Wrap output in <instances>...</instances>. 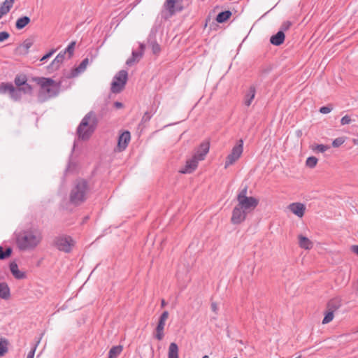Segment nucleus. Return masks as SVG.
I'll use <instances>...</instances> for the list:
<instances>
[{
  "instance_id": "obj_1",
  "label": "nucleus",
  "mask_w": 358,
  "mask_h": 358,
  "mask_svg": "<svg viewBox=\"0 0 358 358\" xmlns=\"http://www.w3.org/2000/svg\"><path fill=\"white\" fill-rule=\"evenodd\" d=\"M32 80L40 86L38 99L41 102L57 96L60 92L61 83H57L50 78L34 77Z\"/></svg>"
},
{
  "instance_id": "obj_2",
  "label": "nucleus",
  "mask_w": 358,
  "mask_h": 358,
  "mask_svg": "<svg viewBox=\"0 0 358 358\" xmlns=\"http://www.w3.org/2000/svg\"><path fill=\"white\" fill-rule=\"evenodd\" d=\"M41 239V233L35 229L23 230L16 234V244L20 250L35 248Z\"/></svg>"
},
{
  "instance_id": "obj_3",
  "label": "nucleus",
  "mask_w": 358,
  "mask_h": 358,
  "mask_svg": "<svg viewBox=\"0 0 358 358\" xmlns=\"http://www.w3.org/2000/svg\"><path fill=\"white\" fill-rule=\"evenodd\" d=\"M90 187L89 182L84 178H78L74 181L69 194V201L74 206H80L87 199Z\"/></svg>"
},
{
  "instance_id": "obj_4",
  "label": "nucleus",
  "mask_w": 358,
  "mask_h": 358,
  "mask_svg": "<svg viewBox=\"0 0 358 358\" xmlns=\"http://www.w3.org/2000/svg\"><path fill=\"white\" fill-rule=\"evenodd\" d=\"M98 124V119L94 112L90 111L83 118L77 128L79 138L87 140L95 131Z\"/></svg>"
},
{
  "instance_id": "obj_5",
  "label": "nucleus",
  "mask_w": 358,
  "mask_h": 358,
  "mask_svg": "<svg viewBox=\"0 0 358 358\" xmlns=\"http://www.w3.org/2000/svg\"><path fill=\"white\" fill-rule=\"evenodd\" d=\"M128 80V73L125 70L120 71L113 78L110 91L113 93H120L125 87Z\"/></svg>"
},
{
  "instance_id": "obj_6",
  "label": "nucleus",
  "mask_w": 358,
  "mask_h": 358,
  "mask_svg": "<svg viewBox=\"0 0 358 358\" xmlns=\"http://www.w3.org/2000/svg\"><path fill=\"white\" fill-rule=\"evenodd\" d=\"M75 242L69 236H58L53 241V245L59 251L69 253L74 246Z\"/></svg>"
},
{
  "instance_id": "obj_7",
  "label": "nucleus",
  "mask_w": 358,
  "mask_h": 358,
  "mask_svg": "<svg viewBox=\"0 0 358 358\" xmlns=\"http://www.w3.org/2000/svg\"><path fill=\"white\" fill-rule=\"evenodd\" d=\"M243 150V141L240 139L233 148L229 155L226 157L224 168L227 169L229 166L235 163L241 157Z\"/></svg>"
},
{
  "instance_id": "obj_8",
  "label": "nucleus",
  "mask_w": 358,
  "mask_h": 358,
  "mask_svg": "<svg viewBox=\"0 0 358 358\" xmlns=\"http://www.w3.org/2000/svg\"><path fill=\"white\" fill-rule=\"evenodd\" d=\"M259 204V200L252 196H248L238 201V206L248 213L253 210Z\"/></svg>"
},
{
  "instance_id": "obj_9",
  "label": "nucleus",
  "mask_w": 358,
  "mask_h": 358,
  "mask_svg": "<svg viewBox=\"0 0 358 358\" xmlns=\"http://www.w3.org/2000/svg\"><path fill=\"white\" fill-rule=\"evenodd\" d=\"M182 0H166L164 7L168 10L170 15H173L176 12L182 10L183 7L181 5Z\"/></svg>"
},
{
  "instance_id": "obj_10",
  "label": "nucleus",
  "mask_w": 358,
  "mask_h": 358,
  "mask_svg": "<svg viewBox=\"0 0 358 358\" xmlns=\"http://www.w3.org/2000/svg\"><path fill=\"white\" fill-rule=\"evenodd\" d=\"M247 214L248 213L246 211L240 208L238 206L236 205L232 210L231 218V223L234 224H241L245 220Z\"/></svg>"
},
{
  "instance_id": "obj_11",
  "label": "nucleus",
  "mask_w": 358,
  "mask_h": 358,
  "mask_svg": "<svg viewBox=\"0 0 358 358\" xmlns=\"http://www.w3.org/2000/svg\"><path fill=\"white\" fill-rule=\"evenodd\" d=\"M210 149V142L206 141L202 142L196 149L194 156L199 161L205 159L206 155L208 153Z\"/></svg>"
},
{
  "instance_id": "obj_12",
  "label": "nucleus",
  "mask_w": 358,
  "mask_h": 358,
  "mask_svg": "<svg viewBox=\"0 0 358 358\" xmlns=\"http://www.w3.org/2000/svg\"><path fill=\"white\" fill-rule=\"evenodd\" d=\"M199 161V160L193 155L191 159L186 161L185 166L183 169L180 170V173L184 174L192 173L197 168Z\"/></svg>"
},
{
  "instance_id": "obj_13",
  "label": "nucleus",
  "mask_w": 358,
  "mask_h": 358,
  "mask_svg": "<svg viewBox=\"0 0 358 358\" xmlns=\"http://www.w3.org/2000/svg\"><path fill=\"white\" fill-rule=\"evenodd\" d=\"M287 208L294 215L299 217H302L304 215L306 211V206L299 202H295L290 203Z\"/></svg>"
},
{
  "instance_id": "obj_14",
  "label": "nucleus",
  "mask_w": 358,
  "mask_h": 358,
  "mask_svg": "<svg viewBox=\"0 0 358 358\" xmlns=\"http://www.w3.org/2000/svg\"><path fill=\"white\" fill-rule=\"evenodd\" d=\"M131 139V134L129 131H123L118 137L117 147L120 151L126 149Z\"/></svg>"
},
{
  "instance_id": "obj_15",
  "label": "nucleus",
  "mask_w": 358,
  "mask_h": 358,
  "mask_svg": "<svg viewBox=\"0 0 358 358\" xmlns=\"http://www.w3.org/2000/svg\"><path fill=\"white\" fill-rule=\"evenodd\" d=\"M89 63L88 58L84 59L78 67L73 69L70 73L66 75L67 78H75L78 76L79 73L83 72Z\"/></svg>"
},
{
  "instance_id": "obj_16",
  "label": "nucleus",
  "mask_w": 358,
  "mask_h": 358,
  "mask_svg": "<svg viewBox=\"0 0 358 358\" xmlns=\"http://www.w3.org/2000/svg\"><path fill=\"white\" fill-rule=\"evenodd\" d=\"M64 59L65 52H60L48 66V70L52 72L58 70L61 64H62V62H64Z\"/></svg>"
},
{
  "instance_id": "obj_17",
  "label": "nucleus",
  "mask_w": 358,
  "mask_h": 358,
  "mask_svg": "<svg viewBox=\"0 0 358 358\" xmlns=\"http://www.w3.org/2000/svg\"><path fill=\"white\" fill-rule=\"evenodd\" d=\"M9 267L12 275L16 279L21 280L26 278V273L19 270L18 266L15 262H10Z\"/></svg>"
},
{
  "instance_id": "obj_18",
  "label": "nucleus",
  "mask_w": 358,
  "mask_h": 358,
  "mask_svg": "<svg viewBox=\"0 0 358 358\" xmlns=\"http://www.w3.org/2000/svg\"><path fill=\"white\" fill-rule=\"evenodd\" d=\"M285 39V33L282 31H278L275 34L271 36L270 43L273 45L279 46L284 43Z\"/></svg>"
},
{
  "instance_id": "obj_19",
  "label": "nucleus",
  "mask_w": 358,
  "mask_h": 358,
  "mask_svg": "<svg viewBox=\"0 0 358 358\" xmlns=\"http://www.w3.org/2000/svg\"><path fill=\"white\" fill-rule=\"evenodd\" d=\"M165 322L166 321L159 319L154 336L155 338L158 341H162L164 338V329L165 327Z\"/></svg>"
},
{
  "instance_id": "obj_20",
  "label": "nucleus",
  "mask_w": 358,
  "mask_h": 358,
  "mask_svg": "<svg viewBox=\"0 0 358 358\" xmlns=\"http://www.w3.org/2000/svg\"><path fill=\"white\" fill-rule=\"evenodd\" d=\"M10 297V290L6 282H0V299L8 300Z\"/></svg>"
},
{
  "instance_id": "obj_21",
  "label": "nucleus",
  "mask_w": 358,
  "mask_h": 358,
  "mask_svg": "<svg viewBox=\"0 0 358 358\" xmlns=\"http://www.w3.org/2000/svg\"><path fill=\"white\" fill-rule=\"evenodd\" d=\"M256 94V88L255 86H250L248 92L245 95L244 104L250 106L254 99Z\"/></svg>"
},
{
  "instance_id": "obj_22",
  "label": "nucleus",
  "mask_w": 358,
  "mask_h": 358,
  "mask_svg": "<svg viewBox=\"0 0 358 358\" xmlns=\"http://www.w3.org/2000/svg\"><path fill=\"white\" fill-rule=\"evenodd\" d=\"M299 245L301 248L309 250L313 248V243L306 236L300 234L298 236Z\"/></svg>"
},
{
  "instance_id": "obj_23",
  "label": "nucleus",
  "mask_w": 358,
  "mask_h": 358,
  "mask_svg": "<svg viewBox=\"0 0 358 358\" xmlns=\"http://www.w3.org/2000/svg\"><path fill=\"white\" fill-rule=\"evenodd\" d=\"M31 22V19L28 16H22L19 17L15 22V28L17 30L24 29Z\"/></svg>"
},
{
  "instance_id": "obj_24",
  "label": "nucleus",
  "mask_w": 358,
  "mask_h": 358,
  "mask_svg": "<svg viewBox=\"0 0 358 358\" xmlns=\"http://www.w3.org/2000/svg\"><path fill=\"white\" fill-rule=\"evenodd\" d=\"M142 57H143V52H138V51L134 50V51H132L131 57L129 58L127 60L126 64L128 66H131L134 63L138 62L140 61V59L142 58Z\"/></svg>"
},
{
  "instance_id": "obj_25",
  "label": "nucleus",
  "mask_w": 358,
  "mask_h": 358,
  "mask_svg": "<svg viewBox=\"0 0 358 358\" xmlns=\"http://www.w3.org/2000/svg\"><path fill=\"white\" fill-rule=\"evenodd\" d=\"M341 306V301L338 298H335L330 300L327 305V309L329 310H332V312H335Z\"/></svg>"
},
{
  "instance_id": "obj_26",
  "label": "nucleus",
  "mask_w": 358,
  "mask_h": 358,
  "mask_svg": "<svg viewBox=\"0 0 358 358\" xmlns=\"http://www.w3.org/2000/svg\"><path fill=\"white\" fill-rule=\"evenodd\" d=\"M231 15L232 13L230 10L222 11L218 13L215 20L218 23H224L231 17Z\"/></svg>"
},
{
  "instance_id": "obj_27",
  "label": "nucleus",
  "mask_w": 358,
  "mask_h": 358,
  "mask_svg": "<svg viewBox=\"0 0 358 358\" xmlns=\"http://www.w3.org/2000/svg\"><path fill=\"white\" fill-rule=\"evenodd\" d=\"M168 358H178V346L176 343L169 345Z\"/></svg>"
},
{
  "instance_id": "obj_28",
  "label": "nucleus",
  "mask_w": 358,
  "mask_h": 358,
  "mask_svg": "<svg viewBox=\"0 0 358 358\" xmlns=\"http://www.w3.org/2000/svg\"><path fill=\"white\" fill-rule=\"evenodd\" d=\"M123 347L120 345L113 346L108 352V358H117L121 354Z\"/></svg>"
},
{
  "instance_id": "obj_29",
  "label": "nucleus",
  "mask_w": 358,
  "mask_h": 358,
  "mask_svg": "<svg viewBox=\"0 0 358 358\" xmlns=\"http://www.w3.org/2000/svg\"><path fill=\"white\" fill-rule=\"evenodd\" d=\"M13 250L10 247L4 248L0 245V260H4L10 257L12 255Z\"/></svg>"
},
{
  "instance_id": "obj_30",
  "label": "nucleus",
  "mask_w": 358,
  "mask_h": 358,
  "mask_svg": "<svg viewBox=\"0 0 358 358\" xmlns=\"http://www.w3.org/2000/svg\"><path fill=\"white\" fill-rule=\"evenodd\" d=\"M8 92L9 93L14 92V86L12 83H2L0 85V93L4 94Z\"/></svg>"
},
{
  "instance_id": "obj_31",
  "label": "nucleus",
  "mask_w": 358,
  "mask_h": 358,
  "mask_svg": "<svg viewBox=\"0 0 358 358\" xmlns=\"http://www.w3.org/2000/svg\"><path fill=\"white\" fill-rule=\"evenodd\" d=\"M8 340L3 338H0V357H3L8 352Z\"/></svg>"
},
{
  "instance_id": "obj_32",
  "label": "nucleus",
  "mask_w": 358,
  "mask_h": 358,
  "mask_svg": "<svg viewBox=\"0 0 358 358\" xmlns=\"http://www.w3.org/2000/svg\"><path fill=\"white\" fill-rule=\"evenodd\" d=\"M27 81V76L24 74L17 75L14 80L15 84L19 87H20L23 85H25Z\"/></svg>"
},
{
  "instance_id": "obj_33",
  "label": "nucleus",
  "mask_w": 358,
  "mask_h": 358,
  "mask_svg": "<svg viewBox=\"0 0 358 358\" xmlns=\"http://www.w3.org/2000/svg\"><path fill=\"white\" fill-rule=\"evenodd\" d=\"M43 335H44V332L41 334V336L36 341V343L34 345V346L32 347L31 350L28 353L27 358H34L36 349L37 346L38 345V344L40 343L42 337L43 336Z\"/></svg>"
},
{
  "instance_id": "obj_34",
  "label": "nucleus",
  "mask_w": 358,
  "mask_h": 358,
  "mask_svg": "<svg viewBox=\"0 0 358 358\" xmlns=\"http://www.w3.org/2000/svg\"><path fill=\"white\" fill-rule=\"evenodd\" d=\"M34 41L31 38H27L24 41L21 47L24 49V53H27L29 52V49L33 45Z\"/></svg>"
},
{
  "instance_id": "obj_35",
  "label": "nucleus",
  "mask_w": 358,
  "mask_h": 358,
  "mask_svg": "<svg viewBox=\"0 0 358 358\" xmlns=\"http://www.w3.org/2000/svg\"><path fill=\"white\" fill-rule=\"evenodd\" d=\"M76 42L72 41L67 48L64 50L62 51V52H65V55L67 53L69 55V58H71L72 55H73L74 49H75Z\"/></svg>"
},
{
  "instance_id": "obj_36",
  "label": "nucleus",
  "mask_w": 358,
  "mask_h": 358,
  "mask_svg": "<svg viewBox=\"0 0 358 358\" xmlns=\"http://www.w3.org/2000/svg\"><path fill=\"white\" fill-rule=\"evenodd\" d=\"M317 161H318V159L315 157H313V156L309 157L306 159V164L308 167L312 169V168H314L317 165Z\"/></svg>"
},
{
  "instance_id": "obj_37",
  "label": "nucleus",
  "mask_w": 358,
  "mask_h": 358,
  "mask_svg": "<svg viewBox=\"0 0 358 358\" xmlns=\"http://www.w3.org/2000/svg\"><path fill=\"white\" fill-rule=\"evenodd\" d=\"M334 312H332V310H327L323 318L322 324H325L332 321L334 319Z\"/></svg>"
},
{
  "instance_id": "obj_38",
  "label": "nucleus",
  "mask_w": 358,
  "mask_h": 358,
  "mask_svg": "<svg viewBox=\"0 0 358 358\" xmlns=\"http://www.w3.org/2000/svg\"><path fill=\"white\" fill-rule=\"evenodd\" d=\"M150 45H151L152 51L153 54L157 55L160 52L161 47H160L159 44L156 41H151L150 42Z\"/></svg>"
},
{
  "instance_id": "obj_39",
  "label": "nucleus",
  "mask_w": 358,
  "mask_h": 358,
  "mask_svg": "<svg viewBox=\"0 0 358 358\" xmlns=\"http://www.w3.org/2000/svg\"><path fill=\"white\" fill-rule=\"evenodd\" d=\"M9 94L10 95V97L15 101L19 100L21 98V90H20V87L18 89H15L14 87V92H10Z\"/></svg>"
},
{
  "instance_id": "obj_40",
  "label": "nucleus",
  "mask_w": 358,
  "mask_h": 358,
  "mask_svg": "<svg viewBox=\"0 0 358 358\" xmlns=\"http://www.w3.org/2000/svg\"><path fill=\"white\" fill-rule=\"evenodd\" d=\"M21 92H23L24 94H31L32 93L33 88L32 87L26 83L25 85H23L20 87Z\"/></svg>"
},
{
  "instance_id": "obj_41",
  "label": "nucleus",
  "mask_w": 358,
  "mask_h": 358,
  "mask_svg": "<svg viewBox=\"0 0 358 358\" xmlns=\"http://www.w3.org/2000/svg\"><path fill=\"white\" fill-rule=\"evenodd\" d=\"M345 138L344 137H338L336 139H334L332 142V146L334 148H338L345 142Z\"/></svg>"
},
{
  "instance_id": "obj_42",
  "label": "nucleus",
  "mask_w": 358,
  "mask_h": 358,
  "mask_svg": "<svg viewBox=\"0 0 358 358\" xmlns=\"http://www.w3.org/2000/svg\"><path fill=\"white\" fill-rule=\"evenodd\" d=\"M329 148H330V147L329 145L320 144V145H316L315 148H313V150L314 151H317L319 152H324Z\"/></svg>"
},
{
  "instance_id": "obj_43",
  "label": "nucleus",
  "mask_w": 358,
  "mask_h": 358,
  "mask_svg": "<svg viewBox=\"0 0 358 358\" xmlns=\"http://www.w3.org/2000/svg\"><path fill=\"white\" fill-rule=\"evenodd\" d=\"M247 193H248V186L246 185L238 193V194L237 196V201L241 200L243 198L248 197Z\"/></svg>"
},
{
  "instance_id": "obj_44",
  "label": "nucleus",
  "mask_w": 358,
  "mask_h": 358,
  "mask_svg": "<svg viewBox=\"0 0 358 358\" xmlns=\"http://www.w3.org/2000/svg\"><path fill=\"white\" fill-rule=\"evenodd\" d=\"M292 22L290 21H285L281 27H280V29L279 31H282L283 33L285 31H287L290 27L292 26Z\"/></svg>"
},
{
  "instance_id": "obj_45",
  "label": "nucleus",
  "mask_w": 358,
  "mask_h": 358,
  "mask_svg": "<svg viewBox=\"0 0 358 358\" xmlns=\"http://www.w3.org/2000/svg\"><path fill=\"white\" fill-rule=\"evenodd\" d=\"M333 109V107L331 104H329L325 106H322L320 108V112L322 114H327L330 113Z\"/></svg>"
},
{
  "instance_id": "obj_46",
  "label": "nucleus",
  "mask_w": 358,
  "mask_h": 358,
  "mask_svg": "<svg viewBox=\"0 0 358 358\" xmlns=\"http://www.w3.org/2000/svg\"><path fill=\"white\" fill-rule=\"evenodd\" d=\"M14 2L15 0H5L1 5L5 8H8L10 10L13 7Z\"/></svg>"
},
{
  "instance_id": "obj_47",
  "label": "nucleus",
  "mask_w": 358,
  "mask_h": 358,
  "mask_svg": "<svg viewBox=\"0 0 358 358\" xmlns=\"http://www.w3.org/2000/svg\"><path fill=\"white\" fill-rule=\"evenodd\" d=\"M10 37V34L7 31H1L0 32V43L3 42L7 40Z\"/></svg>"
},
{
  "instance_id": "obj_48",
  "label": "nucleus",
  "mask_w": 358,
  "mask_h": 358,
  "mask_svg": "<svg viewBox=\"0 0 358 358\" xmlns=\"http://www.w3.org/2000/svg\"><path fill=\"white\" fill-rule=\"evenodd\" d=\"M352 122V120L350 116L345 115L341 118V124L342 125L348 124Z\"/></svg>"
},
{
  "instance_id": "obj_49",
  "label": "nucleus",
  "mask_w": 358,
  "mask_h": 358,
  "mask_svg": "<svg viewBox=\"0 0 358 358\" xmlns=\"http://www.w3.org/2000/svg\"><path fill=\"white\" fill-rule=\"evenodd\" d=\"M152 117V114L150 112H145L141 119V122L145 123L148 122Z\"/></svg>"
},
{
  "instance_id": "obj_50",
  "label": "nucleus",
  "mask_w": 358,
  "mask_h": 358,
  "mask_svg": "<svg viewBox=\"0 0 358 358\" xmlns=\"http://www.w3.org/2000/svg\"><path fill=\"white\" fill-rule=\"evenodd\" d=\"M56 51V50L52 49L50 52H48L47 54L43 56V57L41 59V61H45L48 59H49Z\"/></svg>"
},
{
  "instance_id": "obj_51",
  "label": "nucleus",
  "mask_w": 358,
  "mask_h": 358,
  "mask_svg": "<svg viewBox=\"0 0 358 358\" xmlns=\"http://www.w3.org/2000/svg\"><path fill=\"white\" fill-rule=\"evenodd\" d=\"M8 8L3 7L2 5L0 7V19L8 13H9Z\"/></svg>"
},
{
  "instance_id": "obj_52",
  "label": "nucleus",
  "mask_w": 358,
  "mask_h": 358,
  "mask_svg": "<svg viewBox=\"0 0 358 358\" xmlns=\"http://www.w3.org/2000/svg\"><path fill=\"white\" fill-rule=\"evenodd\" d=\"M169 312L165 310L162 313L159 319L166 321L169 317Z\"/></svg>"
},
{
  "instance_id": "obj_53",
  "label": "nucleus",
  "mask_w": 358,
  "mask_h": 358,
  "mask_svg": "<svg viewBox=\"0 0 358 358\" xmlns=\"http://www.w3.org/2000/svg\"><path fill=\"white\" fill-rule=\"evenodd\" d=\"M271 68L270 66H268V67H266V68H264L261 70V74L262 75H267L269 73V72L271 71Z\"/></svg>"
},
{
  "instance_id": "obj_54",
  "label": "nucleus",
  "mask_w": 358,
  "mask_h": 358,
  "mask_svg": "<svg viewBox=\"0 0 358 358\" xmlns=\"http://www.w3.org/2000/svg\"><path fill=\"white\" fill-rule=\"evenodd\" d=\"M210 307H211V310L215 313L217 314V310H218V308H217V305L215 302H211V304H210Z\"/></svg>"
},
{
  "instance_id": "obj_55",
  "label": "nucleus",
  "mask_w": 358,
  "mask_h": 358,
  "mask_svg": "<svg viewBox=\"0 0 358 358\" xmlns=\"http://www.w3.org/2000/svg\"><path fill=\"white\" fill-rule=\"evenodd\" d=\"M114 107L117 109H120V108H122L124 105L122 103L120 102V101H115L114 102Z\"/></svg>"
},
{
  "instance_id": "obj_56",
  "label": "nucleus",
  "mask_w": 358,
  "mask_h": 358,
  "mask_svg": "<svg viewBox=\"0 0 358 358\" xmlns=\"http://www.w3.org/2000/svg\"><path fill=\"white\" fill-rule=\"evenodd\" d=\"M139 49L140 50L138 52H142L143 55L144 54V50L145 49V45L143 43H140L139 45Z\"/></svg>"
},
{
  "instance_id": "obj_57",
  "label": "nucleus",
  "mask_w": 358,
  "mask_h": 358,
  "mask_svg": "<svg viewBox=\"0 0 358 358\" xmlns=\"http://www.w3.org/2000/svg\"><path fill=\"white\" fill-rule=\"evenodd\" d=\"M352 248V251L358 255V245H353Z\"/></svg>"
},
{
  "instance_id": "obj_58",
  "label": "nucleus",
  "mask_w": 358,
  "mask_h": 358,
  "mask_svg": "<svg viewBox=\"0 0 358 358\" xmlns=\"http://www.w3.org/2000/svg\"><path fill=\"white\" fill-rule=\"evenodd\" d=\"M166 305V303L164 299H162L161 301V306L162 307H164Z\"/></svg>"
},
{
  "instance_id": "obj_59",
  "label": "nucleus",
  "mask_w": 358,
  "mask_h": 358,
  "mask_svg": "<svg viewBox=\"0 0 358 358\" xmlns=\"http://www.w3.org/2000/svg\"><path fill=\"white\" fill-rule=\"evenodd\" d=\"M353 143L355 145H358V139H354Z\"/></svg>"
},
{
  "instance_id": "obj_60",
  "label": "nucleus",
  "mask_w": 358,
  "mask_h": 358,
  "mask_svg": "<svg viewBox=\"0 0 358 358\" xmlns=\"http://www.w3.org/2000/svg\"><path fill=\"white\" fill-rule=\"evenodd\" d=\"M141 1V0H136L135 1V6L138 4Z\"/></svg>"
},
{
  "instance_id": "obj_61",
  "label": "nucleus",
  "mask_w": 358,
  "mask_h": 358,
  "mask_svg": "<svg viewBox=\"0 0 358 358\" xmlns=\"http://www.w3.org/2000/svg\"><path fill=\"white\" fill-rule=\"evenodd\" d=\"M202 358H209L208 355H204Z\"/></svg>"
},
{
  "instance_id": "obj_62",
  "label": "nucleus",
  "mask_w": 358,
  "mask_h": 358,
  "mask_svg": "<svg viewBox=\"0 0 358 358\" xmlns=\"http://www.w3.org/2000/svg\"><path fill=\"white\" fill-rule=\"evenodd\" d=\"M357 332H358V329L357 330Z\"/></svg>"
},
{
  "instance_id": "obj_63",
  "label": "nucleus",
  "mask_w": 358,
  "mask_h": 358,
  "mask_svg": "<svg viewBox=\"0 0 358 358\" xmlns=\"http://www.w3.org/2000/svg\"><path fill=\"white\" fill-rule=\"evenodd\" d=\"M234 358H238V357H234Z\"/></svg>"
}]
</instances>
